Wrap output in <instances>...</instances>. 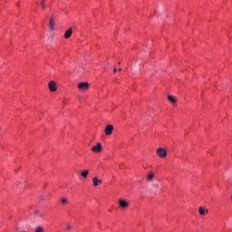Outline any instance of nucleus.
Returning <instances> with one entry per match:
<instances>
[{"instance_id": "obj_1", "label": "nucleus", "mask_w": 232, "mask_h": 232, "mask_svg": "<svg viewBox=\"0 0 232 232\" xmlns=\"http://www.w3.org/2000/svg\"><path fill=\"white\" fill-rule=\"evenodd\" d=\"M119 208L122 211L128 209L130 208V202L124 198H120L118 200Z\"/></svg>"}, {"instance_id": "obj_2", "label": "nucleus", "mask_w": 232, "mask_h": 232, "mask_svg": "<svg viewBox=\"0 0 232 232\" xmlns=\"http://www.w3.org/2000/svg\"><path fill=\"white\" fill-rule=\"evenodd\" d=\"M78 90L82 92H86V90H90V83L88 82H82L78 83Z\"/></svg>"}, {"instance_id": "obj_3", "label": "nucleus", "mask_w": 232, "mask_h": 232, "mask_svg": "<svg viewBox=\"0 0 232 232\" xmlns=\"http://www.w3.org/2000/svg\"><path fill=\"white\" fill-rule=\"evenodd\" d=\"M157 156L160 157V159H166L168 157V151H166V149L160 148L156 151Z\"/></svg>"}, {"instance_id": "obj_4", "label": "nucleus", "mask_w": 232, "mask_h": 232, "mask_svg": "<svg viewBox=\"0 0 232 232\" xmlns=\"http://www.w3.org/2000/svg\"><path fill=\"white\" fill-rule=\"evenodd\" d=\"M48 86H49L50 92H57V83L55 82V81H51L48 83Z\"/></svg>"}, {"instance_id": "obj_5", "label": "nucleus", "mask_w": 232, "mask_h": 232, "mask_svg": "<svg viewBox=\"0 0 232 232\" xmlns=\"http://www.w3.org/2000/svg\"><path fill=\"white\" fill-rule=\"evenodd\" d=\"M92 151L93 153H101V151H102V145L101 143H97V146L92 148Z\"/></svg>"}, {"instance_id": "obj_6", "label": "nucleus", "mask_w": 232, "mask_h": 232, "mask_svg": "<svg viewBox=\"0 0 232 232\" xmlns=\"http://www.w3.org/2000/svg\"><path fill=\"white\" fill-rule=\"evenodd\" d=\"M104 133L105 135H111L113 133V125H107Z\"/></svg>"}, {"instance_id": "obj_7", "label": "nucleus", "mask_w": 232, "mask_h": 232, "mask_svg": "<svg viewBox=\"0 0 232 232\" xmlns=\"http://www.w3.org/2000/svg\"><path fill=\"white\" fill-rule=\"evenodd\" d=\"M92 184H93V186L95 187V188H97V186H99V184H102V179H99V178H97V177H94L93 179H92Z\"/></svg>"}, {"instance_id": "obj_8", "label": "nucleus", "mask_w": 232, "mask_h": 232, "mask_svg": "<svg viewBox=\"0 0 232 232\" xmlns=\"http://www.w3.org/2000/svg\"><path fill=\"white\" fill-rule=\"evenodd\" d=\"M34 218H43L44 217V214L40 210H35L34 213Z\"/></svg>"}, {"instance_id": "obj_9", "label": "nucleus", "mask_w": 232, "mask_h": 232, "mask_svg": "<svg viewBox=\"0 0 232 232\" xmlns=\"http://www.w3.org/2000/svg\"><path fill=\"white\" fill-rule=\"evenodd\" d=\"M154 179H155V173L149 172V174L147 175L148 182H153Z\"/></svg>"}, {"instance_id": "obj_10", "label": "nucleus", "mask_w": 232, "mask_h": 232, "mask_svg": "<svg viewBox=\"0 0 232 232\" xmlns=\"http://www.w3.org/2000/svg\"><path fill=\"white\" fill-rule=\"evenodd\" d=\"M168 101L169 102L170 104H177V99L174 96L168 95Z\"/></svg>"}, {"instance_id": "obj_11", "label": "nucleus", "mask_w": 232, "mask_h": 232, "mask_svg": "<svg viewBox=\"0 0 232 232\" xmlns=\"http://www.w3.org/2000/svg\"><path fill=\"white\" fill-rule=\"evenodd\" d=\"M208 212H209V210L207 208H204L203 207H199V208H198L199 215L204 216V215H206V213H208Z\"/></svg>"}, {"instance_id": "obj_12", "label": "nucleus", "mask_w": 232, "mask_h": 232, "mask_svg": "<svg viewBox=\"0 0 232 232\" xmlns=\"http://www.w3.org/2000/svg\"><path fill=\"white\" fill-rule=\"evenodd\" d=\"M72 28L70 27L64 34V37L66 39H70L72 37Z\"/></svg>"}, {"instance_id": "obj_13", "label": "nucleus", "mask_w": 232, "mask_h": 232, "mask_svg": "<svg viewBox=\"0 0 232 232\" xmlns=\"http://www.w3.org/2000/svg\"><path fill=\"white\" fill-rule=\"evenodd\" d=\"M54 26H55V18L52 17L50 19V24H49L50 30H53Z\"/></svg>"}, {"instance_id": "obj_14", "label": "nucleus", "mask_w": 232, "mask_h": 232, "mask_svg": "<svg viewBox=\"0 0 232 232\" xmlns=\"http://www.w3.org/2000/svg\"><path fill=\"white\" fill-rule=\"evenodd\" d=\"M90 171L89 170H83L82 171L81 175L83 177V179H87Z\"/></svg>"}, {"instance_id": "obj_15", "label": "nucleus", "mask_w": 232, "mask_h": 232, "mask_svg": "<svg viewBox=\"0 0 232 232\" xmlns=\"http://www.w3.org/2000/svg\"><path fill=\"white\" fill-rule=\"evenodd\" d=\"M34 232H44V228L41 226L36 227Z\"/></svg>"}, {"instance_id": "obj_16", "label": "nucleus", "mask_w": 232, "mask_h": 232, "mask_svg": "<svg viewBox=\"0 0 232 232\" xmlns=\"http://www.w3.org/2000/svg\"><path fill=\"white\" fill-rule=\"evenodd\" d=\"M72 229V225L67 223L65 224V231H70Z\"/></svg>"}, {"instance_id": "obj_17", "label": "nucleus", "mask_w": 232, "mask_h": 232, "mask_svg": "<svg viewBox=\"0 0 232 232\" xmlns=\"http://www.w3.org/2000/svg\"><path fill=\"white\" fill-rule=\"evenodd\" d=\"M61 202H62V204H63V206H64V205L68 204V198H62Z\"/></svg>"}, {"instance_id": "obj_18", "label": "nucleus", "mask_w": 232, "mask_h": 232, "mask_svg": "<svg viewBox=\"0 0 232 232\" xmlns=\"http://www.w3.org/2000/svg\"><path fill=\"white\" fill-rule=\"evenodd\" d=\"M41 6L42 8L44 10V8H46V4L44 3V0H42L41 2Z\"/></svg>"}, {"instance_id": "obj_19", "label": "nucleus", "mask_w": 232, "mask_h": 232, "mask_svg": "<svg viewBox=\"0 0 232 232\" xmlns=\"http://www.w3.org/2000/svg\"><path fill=\"white\" fill-rule=\"evenodd\" d=\"M113 73H117V67H114Z\"/></svg>"}, {"instance_id": "obj_20", "label": "nucleus", "mask_w": 232, "mask_h": 232, "mask_svg": "<svg viewBox=\"0 0 232 232\" xmlns=\"http://www.w3.org/2000/svg\"><path fill=\"white\" fill-rule=\"evenodd\" d=\"M154 188H159V184H154Z\"/></svg>"}, {"instance_id": "obj_21", "label": "nucleus", "mask_w": 232, "mask_h": 232, "mask_svg": "<svg viewBox=\"0 0 232 232\" xmlns=\"http://www.w3.org/2000/svg\"><path fill=\"white\" fill-rule=\"evenodd\" d=\"M118 72H122V68L118 69Z\"/></svg>"}, {"instance_id": "obj_22", "label": "nucleus", "mask_w": 232, "mask_h": 232, "mask_svg": "<svg viewBox=\"0 0 232 232\" xmlns=\"http://www.w3.org/2000/svg\"><path fill=\"white\" fill-rule=\"evenodd\" d=\"M118 64L121 65V62H119Z\"/></svg>"}]
</instances>
